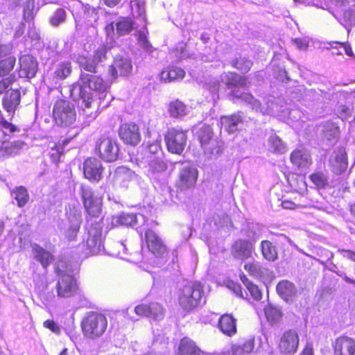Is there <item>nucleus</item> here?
I'll return each instance as SVG.
<instances>
[{
  "label": "nucleus",
  "instance_id": "nucleus-47",
  "mask_svg": "<svg viewBox=\"0 0 355 355\" xmlns=\"http://www.w3.org/2000/svg\"><path fill=\"white\" fill-rule=\"evenodd\" d=\"M15 62L16 58L12 55H10L5 59H1L0 60V76H5L8 75L14 68Z\"/></svg>",
  "mask_w": 355,
  "mask_h": 355
},
{
  "label": "nucleus",
  "instance_id": "nucleus-26",
  "mask_svg": "<svg viewBox=\"0 0 355 355\" xmlns=\"http://www.w3.org/2000/svg\"><path fill=\"white\" fill-rule=\"evenodd\" d=\"M89 254L93 255L98 253L102 246V234L99 228H91L88 231V238L86 241Z\"/></svg>",
  "mask_w": 355,
  "mask_h": 355
},
{
  "label": "nucleus",
  "instance_id": "nucleus-42",
  "mask_svg": "<svg viewBox=\"0 0 355 355\" xmlns=\"http://www.w3.org/2000/svg\"><path fill=\"white\" fill-rule=\"evenodd\" d=\"M135 28V24L130 18L120 17L116 23V34L124 35L130 33Z\"/></svg>",
  "mask_w": 355,
  "mask_h": 355
},
{
  "label": "nucleus",
  "instance_id": "nucleus-25",
  "mask_svg": "<svg viewBox=\"0 0 355 355\" xmlns=\"http://www.w3.org/2000/svg\"><path fill=\"white\" fill-rule=\"evenodd\" d=\"M20 102L19 90H6L2 99L4 110L12 116Z\"/></svg>",
  "mask_w": 355,
  "mask_h": 355
},
{
  "label": "nucleus",
  "instance_id": "nucleus-39",
  "mask_svg": "<svg viewBox=\"0 0 355 355\" xmlns=\"http://www.w3.org/2000/svg\"><path fill=\"white\" fill-rule=\"evenodd\" d=\"M66 214L73 226V233L78 232L81 223V212L76 207L69 206L66 209Z\"/></svg>",
  "mask_w": 355,
  "mask_h": 355
},
{
  "label": "nucleus",
  "instance_id": "nucleus-30",
  "mask_svg": "<svg viewBox=\"0 0 355 355\" xmlns=\"http://www.w3.org/2000/svg\"><path fill=\"white\" fill-rule=\"evenodd\" d=\"M276 290L278 295L286 302H292L297 294L296 287L288 280L279 282L277 285Z\"/></svg>",
  "mask_w": 355,
  "mask_h": 355
},
{
  "label": "nucleus",
  "instance_id": "nucleus-12",
  "mask_svg": "<svg viewBox=\"0 0 355 355\" xmlns=\"http://www.w3.org/2000/svg\"><path fill=\"white\" fill-rule=\"evenodd\" d=\"M119 136L124 144L137 146L141 141L139 126L135 123H125L119 128Z\"/></svg>",
  "mask_w": 355,
  "mask_h": 355
},
{
  "label": "nucleus",
  "instance_id": "nucleus-53",
  "mask_svg": "<svg viewBox=\"0 0 355 355\" xmlns=\"http://www.w3.org/2000/svg\"><path fill=\"white\" fill-rule=\"evenodd\" d=\"M65 19V10L63 8H58L54 12V13L50 18V23L53 26H58L62 23L64 22Z\"/></svg>",
  "mask_w": 355,
  "mask_h": 355
},
{
  "label": "nucleus",
  "instance_id": "nucleus-8",
  "mask_svg": "<svg viewBox=\"0 0 355 355\" xmlns=\"http://www.w3.org/2000/svg\"><path fill=\"white\" fill-rule=\"evenodd\" d=\"M80 194L87 213L93 217H98L101 212L102 198L95 196L92 189L85 185L80 186Z\"/></svg>",
  "mask_w": 355,
  "mask_h": 355
},
{
  "label": "nucleus",
  "instance_id": "nucleus-35",
  "mask_svg": "<svg viewBox=\"0 0 355 355\" xmlns=\"http://www.w3.org/2000/svg\"><path fill=\"white\" fill-rule=\"evenodd\" d=\"M32 250L34 258L39 261L44 268H46L53 261V256L37 244L32 245Z\"/></svg>",
  "mask_w": 355,
  "mask_h": 355
},
{
  "label": "nucleus",
  "instance_id": "nucleus-48",
  "mask_svg": "<svg viewBox=\"0 0 355 355\" xmlns=\"http://www.w3.org/2000/svg\"><path fill=\"white\" fill-rule=\"evenodd\" d=\"M330 46L333 49H337V51L334 52V53H336L338 55L342 54L343 51L348 56H350V57L354 56V53H353L352 47L348 43L332 42L331 43H330Z\"/></svg>",
  "mask_w": 355,
  "mask_h": 355
},
{
  "label": "nucleus",
  "instance_id": "nucleus-29",
  "mask_svg": "<svg viewBox=\"0 0 355 355\" xmlns=\"http://www.w3.org/2000/svg\"><path fill=\"white\" fill-rule=\"evenodd\" d=\"M291 162L299 168H307L312 163L309 153L304 149H297L290 157Z\"/></svg>",
  "mask_w": 355,
  "mask_h": 355
},
{
  "label": "nucleus",
  "instance_id": "nucleus-59",
  "mask_svg": "<svg viewBox=\"0 0 355 355\" xmlns=\"http://www.w3.org/2000/svg\"><path fill=\"white\" fill-rule=\"evenodd\" d=\"M311 40L308 37L304 38H296L293 40V43L295 44L297 48L300 50L305 51L309 46Z\"/></svg>",
  "mask_w": 355,
  "mask_h": 355
},
{
  "label": "nucleus",
  "instance_id": "nucleus-19",
  "mask_svg": "<svg viewBox=\"0 0 355 355\" xmlns=\"http://www.w3.org/2000/svg\"><path fill=\"white\" fill-rule=\"evenodd\" d=\"M145 237L148 250L155 256L162 257L164 254L166 248L161 239L153 231L146 230Z\"/></svg>",
  "mask_w": 355,
  "mask_h": 355
},
{
  "label": "nucleus",
  "instance_id": "nucleus-54",
  "mask_svg": "<svg viewBox=\"0 0 355 355\" xmlns=\"http://www.w3.org/2000/svg\"><path fill=\"white\" fill-rule=\"evenodd\" d=\"M252 65V61L245 58H240L239 60L236 59L232 62V66L234 67L244 71V73L248 72L250 69Z\"/></svg>",
  "mask_w": 355,
  "mask_h": 355
},
{
  "label": "nucleus",
  "instance_id": "nucleus-10",
  "mask_svg": "<svg viewBox=\"0 0 355 355\" xmlns=\"http://www.w3.org/2000/svg\"><path fill=\"white\" fill-rule=\"evenodd\" d=\"M299 341V336L295 331H286L279 339L278 349L282 355H293L297 349Z\"/></svg>",
  "mask_w": 355,
  "mask_h": 355
},
{
  "label": "nucleus",
  "instance_id": "nucleus-24",
  "mask_svg": "<svg viewBox=\"0 0 355 355\" xmlns=\"http://www.w3.org/2000/svg\"><path fill=\"white\" fill-rule=\"evenodd\" d=\"M185 75L184 71L176 66H167L159 74V79L162 83H171L181 80Z\"/></svg>",
  "mask_w": 355,
  "mask_h": 355
},
{
  "label": "nucleus",
  "instance_id": "nucleus-40",
  "mask_svg": "<svg viewBox=\"0 0 355 355\" xmlns=\"http://www.w3.org/2000/svg\"><path fill=\"white\" fill-rule=\"evenodd\" d=\"M148 158V172L152 175L165 171L166 166L161 156L150 155Z\"/></svg>",
  "mask_w": 355,
  "mask_h": 355
},
{
  "label": "nucleus",
  "instance_id": "nucleus-15",
  "mask_svg": "<svg viewBox=\"0 0 355 355\" xmlns=\"http://www.w3.org/2000/svg\"><path fill=\"white\" fill-rule=\"evenodd\" d=\"M337 6L340 8L339 21L346 28L355 25V3L349 4L347 0H336Z\"/></svg>",
  "mask_w": 355,
  "mask_h": 355
},
{
  "label": "nucleus",
  "instance_id": "nucleus-38",
  "mask_svg": "<svg viewBox=\"0 0 355 355\" xmlns=\"http://www.w3.org/2000/svg\"><path fill=\"white\" fill-rule=\"evenodd\" d=\"M131 13L142 23L146 22V4L144 0H132L130 2Z\"/></svg>",
  "mask_w": 355,
  "mask_h": 355
},
{
  "label": "nucleus",
  "instance_id": "nucleus-1",
  "mask_svg": "<svg viewBox=\"0 0 355 355\" xmlns=\"http://www.w3.org/2000/svg\"><path fill=\"white\" fill-rule=\"evenodd\" d=\"M67 3L75 19L77 31L85 27L88 29V36L95 37L97 35L96 25L100 9L85 4L80 0H67Z\"/></svg>",
  "mask_w": 355,
  "mask_h": 355
},
{
  "label": "nucleus",
  "instance_id": "nucleus-3",
  "mask_svg": "<svg viewBox=\"0 0 355 355\" xmlns=\"http://www.w3.org/2000/svg\"><path fill=\"white\" fill-rule=\"evenodd\" d=\"M204 295L199 282H189L179 291V304L185 310H192L201 302Z\"/></svg>",
  "mask_w": 355,
  "mask_h": 355
},
{
  "label": "nucleus",
  "instance_id": "nucleus-32",
  "mask_svg": "<svg viewBox=\"0 0 355 355\" xmlns=\"http://www.w3.org/2000/svg\"><path fill=\"white\" fill-rule=\"evenodd\" d=\"M67 94L73 101H82L83 104L87 108L92 107V104H94L95 99L92 90H66Z\"/></svg>",
  "mask_w": 355,
  "mask_h": 355
},
{
  "label": "nucleus",
  "instance_id": "nucleus-63",
  "mask_svg": "<svg viewBox=\"0 0 355 355\" xmlns=\"http://www.w3.org/2000/svg\"><path fill=\"white\" fill-rule=\"evenodd\" d=\"M115 27L116 25H114V23H110L107 24L105 28L107 40H110V43H112L114 40V36L116 35V33L114 31Z\"/></svg>",
  "mask_w": 355,
  "mask_h": 355
},
{
  "label": "nucleus",
  "instance_id": "nucleus-34",
  "mask_svg": "<svg viewBox=\"0 0 355 355\" xmlns=\"http://www.w3.org/2000/svg\"><path fill=\"white\" fill-rule=\"evenodd\" d=\"M219 327L223 334L232 336L236 333V320L232 315L224 314L220 318Z\"/></svg>",
  "mask_w": 355,
  "mask_h": 355
},
{
  "label": "nucleus",
  "instance_id": "nucleus-6",
  "mask_svg": "<svg viewBox=\"0 0 355 355\" xmlns=\"http://www.w3.org/2000/svg\"><path fill=\"white\" fill-rule=\"evenodd\" d=\"M231 99L234 102H242L252 105L253 110L260 112L263 114H275L277 112V105L272 101L267 103V106L261 105L260 103L254 98L248 92H242V90H233L230 95Z\"/></svg>",
  "mask_w": 355,
  "mask_h": 355
},
{
  "label": "nucleus",
  "instance_id": "nucleus-20",
  "mask_svg": "<svg viewBox=\"0 0 355 355\" xmlns=\"http://www.w3.org/2000/svg\"><path fill=\"white\" fill-rule=\"evenodd\" d=\"M19 77L31 78L35 76L37 70V62L32 55H22L19 58Z\"/></svg>",
  "mask_w": 355,
  "mask_h": 355
},
{
  "label": "nucleus",
  "instance_id": "nucleus-28",
  "mask_svg": "<svg viewBox=\"0 0 355 355\" xmlns=\"http://www.w3.org/2000/svg\"><path fill=\"white\" fill-rule=\"evenodd\" d=\"M136 177L135 173L129 168L121 166L117 168L113 175V182L116 186L127 187L128 183Z\"/></svg>",
  "mask_w": 355,
  "mask_h": 355
},
{
  "label": "nucleus",
  "instance_id": "nucleus-44",
  "mask_svg": "<svg viewBox=\"0 0 355 355\" xmlns=\"http://www.w3.org/2000/svg\"><path fill=\"white\" fill-rule=\"evenodd\" d=\"M136 220V216L133 214H122L112 216L111 223L113 226L132 225Z\"/></svg>",
  "mask_w": 355,
  "mask_h": 355
},
{
  "label": "nucleus",
  "instance_id": "nucleus-7",
  "mask_svg": "<svg viewBox=\"0 0 355 355\" xmlns=\"http://www.w3.org/2000/svg\"><path fill=\"white\" fill-rule=\"evenodd\" d=\"M96 151L102 159L107 162H112L117 159L119 148L115 139L108 137H103L96 141Z\"/></svg>",
  "mask_w": 355,
  "mask_h": 355
},
{
  "label": "nucleus",
  "instance_id": "nucleus-64",
  "mask_svg": "<svg viewBox=\"0 0 355 355\" xmlns=\"http://www.w3.org/2000/svg\"><path fill=\"white\" fill-rule=\"evenodd\" d=\"M15 78L13 76L10 75L7 78L2 79L0 82V89H8L15 82Z\"/></svg>",
  "mask_w": 355,
  "mask_h": 355
},
{
  "label": "nucleus",
  "instance_id": "nucleus-14",
  "mask_svg": "<svg viewBox=\"0 0 355 355\" xmlns=\"http://www.w3.org/2000/svg\"><path fill=\"white\" fill-rule=\"evenodd\" d=\"M254 244L248 239H238L232 245V255L236 259L244 261L252 257Z\"/></svg>",
  "mask_w": 355,
  "mask_h": 355
},
{
  "label": "nucleus",
  "instance_id": "nucleus-61",
  "mask_svg": "<svg viewBox=\"0 0 355 355\" xmlns=\"http://www.w3.org/2000/svg\"><path fill=\"white\" fill-rule=\"evenodd\" d=\"M274 76L281 82H286L288 80L287 73L283 67H278L277 69L274 70Z\"/></svg>",
  "mask_w": 355,
  "mask_h": 355
},
{
  "label": "nucleus",
  "instance_id": "nucleus-21",
  "mask_svg": "<svg viewBox=\"0 0 355 355\" xmlns=\"http://www.w3.org/2000/svg\"><path fill=\"white\" fill-rule=\"evenodd\" d=\"M335 355H355V340L347 336L336 339L333 343Z\"/></svg>",
  "mask_w": 355,
  "mask_h": 355
},
{
  "label": "nucleus",
  "instance_id": "nucleus-5",
  "mask_svg": "<svg viewBox=\"0 0 355 355\" xmlns=\"http://www.w3.org/2000/svg\"><path fill=\"white\" fill-rule=\"evenodd\" d=\"M53 120L56 125L61 127H69L76 121L75 107L64 100L57 101L53 109Z\"/></svg>",
  "mask_w": 355,
  "mask_h": 355
},
{
  "label": "nucleus",
  "instance_id": "nucleus-27",
  "mask_svg": "<svg viewBox=\"0 0 355 355\" xmlns=\"http://www.w3.org/2000/svg\"><path fill=\"white\" fill-rule=\"evenodd\" d=\"M54 78L58 80L67 78L71 73V62L69 59L58 58L53 66Z\"/></svg>",
  "mask_w": 355,
  "mask_h": 355
},
{
  "label": "nucleus",
  "instance_id": "nucleus-52",
  "mask_svg": "<svg viewBox=\"0 0 355 355\" xmlns=\"http://www.w3.org/2000/svg\"><path fill=\"white\" fill-rule=\"evenodd\" d=\"M338 128L333 124L327 125L323 130L324 137L330 142H334L338 137Z\"/></svg>",
  "mask_w": 355,
  "mask_h": 355
},
{
  "label": "nucleus",
  "instance_id": "nucleus-23",
  "mask_svg": "<svg viewBox=\"0 0 355 355\" xmlns=\"http://www.w3.org/2000/svg\"><path fill=\"white\" fill-rule=\"evenodd\" d=\"M331 170L336 174H341L347 167V156L343 149L334 152L329 159Z\"/></svg>",
  "mask_w": 355,
  "mask_h": 355
},
{
  "label": "nucleus",
  "instance_id": "nucleus-58",
  "mask_svg": "<svg viewBox=\"0 0 355 355\" xmlns=\"http://www.w3.org/2000/svg\"><path fill=\"white\" fill-rule=\"evenodd\" d=\"M35 0H27L24 8V17L26 20H31L34 16Z\"/></svg>",
  "mask_w": 355,
  "mask_h": 355
},
{
  "label": "nucleus",
  "instance_id": "nucleus-45",
  "mask_svg": "<svg viewBox=\"0 0 355 355\" xmlns=\"http://www.w3.org/2000/svg\"><path fill=\"white\" fill-rule=\"evenodd\" d=\"M12 196L17 200L19 207H24L29 199L27 190L24 187H16L12 191Z\"/></svg>",
  "mask_w": 355,
  "mask_h": 355
},
{
  "label": "nucleus",
  "instance_id": "nucleus-57",
  "mask_svg": "<svg viewBox=\"0 0 355 355\" xmlns=\"http://www.w3.org/2000/svg\"><path fill=\"white\" fill-rule=\"evenodd\" d=\"M137 40H138V42H139V45L145 51H146L148 53H151L153 47L147 40L145 28L139 32Z\"/></svg>",
  "mask_w": 355,
  "mask_h": 355
},
{
  "label": "nucleus",
  "instance_id": "nucleus-43",
  "mask_svg": "<svg viewBox=\"0 0 355 355\" xmlns=\"http://www.w3.org/2000/svg\"><path fill=\"white\" fill-rule=\"evenodd\" d=\"M168 112L173 117H181L187 114V109L182 102L177 100L170 103Z\"/></svg>",
  "mask_w": 355,
  "mask_h": 355
},
{
  "label": "nucleus",
  "instance_id": "nucleus-49",
  "mask_svg": "<svg viewBox=\"0 0 355 355\" xmlns=\"http://www.w3.org/2000/svg\"><path fill=\"white\" fill-rule=\"evenodd\" d=\"M270 148L278 153H284L286 151V146L282 141L276 135H272L268 139Z\"/></svg>",
  "mask_w": 355,
  "mask_h": 355
},
{
  "label": "nucleus",
  "instance_id": "nucleus-31",
  "mask_svg": "<svg viewBox=\"0 0 355 355\" xmlns=\"http://www.w3.org/2000/svg\"><path fill=\"white\" fill-rule=\"evenodd\" d=\"M79 89H103V80L97 76L82 73L77 83Z\"/></svg>",
  "mask_w": 355,
  "mask_h": 355
},
{
  "label": "nucleus",
  "instance_id": "nucleus-18",
  "mask_svg": "<svg viewBox=\"0 0 355 355\" xmlns=\"http://www.w3.org/2000/svg\"><path fill=\"white\" fill-rule=\"evenodd\" d=\"M106 52V47L101 46L96 50L92 59L88 58H80L78 62L80 67L90 72H96L97 64L105 58Z\"/></svg>",
  "mask_w": 355,
  "mask_h": 355
},
{
  "label": "nucleus",
  "instance_id": "nucleus-56",
  "mask_svg": "<svg viewBox=\"0 0 355 355\" xmlns=\"http://www.w3.org/2000/svg\"><path fill=\"white\" fill-rule=\"evenodd\" d=\"M164 316V311L162 306L158 303L150 304V318L155 320L162 319Z\"/></svg>",
  "mask_w": 355,
  "mask_h": 355
},
{
  "label": "nucleus",
  "instance_id": "nucleus-60",
  "mask_svg": "<svg viewBox=\"0 0 355 355\" xmlns=\"http://www.w3.org/2000/svg\"><path fill=\"white\" fill-rule=\"evenodd\" d=\"M135 313L139 316L150 318V304H139L135 306Z\"/></svg>",
  "mask_w": 355,
  "mask_h": 355
},
{
  "label": "nucleus",
  "instance_id": "nucleus-50",
  "mask_svg": "<svg viewBox=\"0 0 355 355\" xmlns=\"http://www.w3.org/2000/svg\"><path fill=\"white\" fill-rule=\"evenodd\" d=\"M264 311L267 320L270 322H277L282 318L281 311L272 305L266 306Z\"/></svg>",
  "mask_w": 355,
  "mask_h": 355
},
{
  "label": "nucleus",
  "instance_id": "nucleus-17",
  "mask_svg": "<svg viewBox=\"0 0 355 355\" xmlns=\"http://www.w3.org/2000/svg\"><path fill=\"white\" fill-rule=\"evenodd\" d=\"M101 162L96 158L90 157L85 160L83 166L85 177L91 181H99L102 175Z\"/></svg>",
  "mask_w": 355,
  "mask_h": 355
},
{
  "label": "nucleus",
  "instance_id": "nucleus-9",
  "mask_svg": "<svg viewBox=\"0 0 355 355\" xmlns=\"http://www.w3.org/2000/svg\"><path fill=\"white\" fill-rule=\"evenodd\" d=\"M17 130V127L4 119L0 121V148L3 149L9 154L15 153V150L19 149L22 146V143L17 141L9 143L10 134Z\"/></svg>",
  "mask_w": 355,
  "mask_h": 355
},
{
  "label": "nucleus",
  "instance_id": "nucleus-4",
  "mask_svg": "<svg viewBox=\"0 0 355 355\" xmlns=\"http://www.w3.org/2000/svg\"><path fill=\"white\" fill-rule=\"evenodd\" d=\"M107 327L106 317L100 313L89 314L82 322V329L85 337L96 339L102 336Z\"/></svg>",
  "mask_w": 355,
  "mask_h": 355
},
{
  "label": "nucleus",
  "instance_id": "nucleus-46",
  "mask_svg": "<svg viewBox=\"0 0 355 355\" xmlns=\"http://www.w3.org/2000/svg\"><path fill=\"white\" fill-rule=\"evenodd\" d=\"M240 278L243 284L250 293L252 297L256 300H261L262 295L258 286L250 282L244 274H241Z\"/></svg>",
  "mask_w": 355,
  "mask_h": 355
},
{
  "label": "nucleus",
  "instance_id": "nucleus-36",
  "mask_svg": "<svg viewBox=\"0 0 355 355\" xmlns=\"http://www.w3.org/2000/svg\"><path fill=\"white\" fill-rule=\"evenodd\" d=\"M260 249L261 254L266 260L274 262L278 259L277 247L270 241H262L260 243Z\"/></svg>",
  "mask_w": 355,
  "mask_h": 355
},
{
  "label": "nucleus",
  "instance_id": "nucleus-37",
  "mask_svg": "<svg viewBox=\"0 0 355 355\" xmlns=\"http://www.w3.org/2000/svg\"><path fill=\"white\" fill-rule=\"evenodd\" d=\"M178 355H200V349L193 341L184 338L180 342Z\"/></svg>",
  "mask_w": 355,
  "mask_h": 355
},
{
  "label": "nucleus",
  "instance_id": "nucleus-16",
  "mask_svg": "<svg viewBox=\"0 0 355 355\" xmlns=\"http://www.w3.org/2000/svg\"><path fill=\"white\" fill-rule=\"evenodd\" d=\"M198 178L197 169L189 165L184 166L180 171L178 187L185 190L195 185Z\"/></svg>",
  "mask_w": 355,
  "mask_h": 355
},
{
  "label": "nucleus",
  "instance_id": "nucleus-41",
  "mask_svg": "<svg viewBox=\"0 0 355 355\" xmlns=\"http://www.w3.org/2000/svg\"><path fill=\"white\" fill-rule=\"evenodd\" d=\"M221 80L227 86L239 87L243 85L246 87L245 78H242L235 73H226L221 76Z\"/></svg>",
  "mask_w": 355,
  "mask_h": 355
},
{
  "label": "nucleus",
  "instance_id": "nucleus-11",
  "mask_svg": "<svg viewBox=\"0 0 355 355\" xmlns=\"http://www.w3.org/2000/svg\"><path fill=\"white\" fill-rule=\"evenodd\" d=\"M165 141L168 150L176 154H180L184 149L187 137L184 132L176 129L169 130L166 136Z\"/></svg>",
  "mask_w": 355,
  "mask_h": 355
},
{
  "label": "nucleus",
  "instance_id": "nucleus-33",
  "mask_svg": "<svg viewBox=\"0 0 355 355\" xmlns=\"http://www.w3.org/2000/svg\"><path fill=\"white\" fill-rule=\"evenodd\" d=\"M243 116L241 113L223 116L220 119L222 125L229 133H234L239 130L241 126L243 125Z\"/></svg>",
  "mask_w": 355,
  "mask_h": 355
},
{
  "label": "nucleus",
  "instance_id": "nucleus-2",
  "mask_svg": "<svg viewBox=\"0 0 355 355\" xmlns=\"http://www.w3.org/2000/svg\"><path fill=\"white\" fill-rule=\"evenodd\" d=\"M56 271L59 276L57 284V294L60 297L73 296L77 291L76 280L71 266L63 261L57 263Z\"/></svg>",
  "mask_w": 355,
  "mask_h": 355
},
{
  "label": "nucleus",
  "instance_id": "nucleus-22",
  "mask_svg": "<svg viewBox=\"0 0 355 355\" xmlns=\"http://www.w3.org/2000/svg\"><path fill=\"white\" fill-rule=\"evenodd\" d=\"M132 69L131 60L128 57L116 56L110 69L112 79L118 75L125 76L130 73Z\"/></svg>",
  "mask_w": 355,
  "mask_h": 355
},
{
  "label": "nucleus",
  "instance_id": "nucleus-13",
  "mask_svg": "<svg viewBox=\"0 0 355 355\" xmlns=\"http://www.w3.org/2000/svg\"><path fill=\"white\" fill-rule=\"evenodd\" d=\"M199 138L205 154L209 158L216 156L219 153V146L217 141L212 139V132L210 128L205 127L202 129Z\"/></svg>",
  "mask_w": 355,
  "mask_h": 355
},
{
  "label": "nucleus",
  "instance_id": "nucleus-62",
  "mask_svg": "<svg viewBox=\"0 0 355 355\" xmlns=\"http://www.w3.org/2000/svg\"><path fill=\"white\" fill-rule=\"evenodd\" d=\"M44 327L50 329L52 332L60 334V328L56 322L52 320H47L44 322Z\"/></svg>",
  "mask_w": 355,
  "mask_h": 355
},
{
  "label": "nucleus",
  "instance_id": "nucleus-55",
  "mask_svg": "<svg viewBox=\"0 0 355 355\" xmlns=\"http://www.w3.org/2000/svg\"><path fill=\"white\" fill-rule=\"evenodd\" d=\"M311 182L319 189L324 188L327 184V177L322 173H315L310 176Z\"/></svg>",
  "mask_w": 355,
  "mask_h": 355
},
{
  "label": "nucleus",
  "instance_id": "nucleus-51",
  "mask_svg": "<svg viewBox=\"0 0 355 355\" xmlns=\"http://www.w3.org/2000/svg\"><path fill=\"white\" fill-rule=\"evenodd\" d=\"M244 269L252 276L259 277L261 276L263 269L257 261L248 262L244 265Z\"/></svg>",
  "mask_w": 355,
  "mask_h": 355
}]
</instances>
